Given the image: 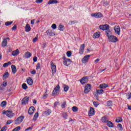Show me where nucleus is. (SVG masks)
<instances>
[{"label": "nucleus", "instance_id": "50", "mask_svg": "<svg viewBox=\"0 0 131 131\" xmlns=\"http://www.w3.org/2000/svg\"><path fill=\"white\" fill-rule=\"evenodd\" d=\"M127 98L129 100L131 98V93H128L126 95Z\"/></svg>", "mask_w": 131, "mask_h": 131}, {"label": "nucleus", "instance_id": "61", "mask_svg": "<svg viewBox=\"0 0 131 131\" xmlns=\"http://www.w3.org/2000/svg\"><path fill=\"white\" fill-rule=\"evenodd\" d=\"M31 129H32V127H29L26 128V129H25V131H28V130H31Z\"/></svg>", "mask_w": 131, "mask_h": 131}, {"label": "nucleus", "instance_id": "12", "mask_svg": "<svg viewBox=\"0 0 131 131\" xmlns=\"http://www.w3.org/2000/svg\"><path fill=\"white\" fill-rule=\"evenodd\" d=\"M88 81H89V79H88V77H85L84 78H82L80 80V82L81 84H85V83H88Z\"/></svg>", "mask_w": 131, "mask_h": 131}, {"label": "nucleus", "instance_id": "27", "mask_svg": "<svg viewBox=\"0 0 131 131\" xmlns=\"http://www.w3.org/2000/svg\"><path fill=\"white\" fill-rule=\"evenodd\" d=\"M25 58H27V59H28V58H30L31 57V53L29 52H26L25 55Z\"/></svg>", "mask_w": 131, "mask_h": 131}, {"label": "nucleus", "instance_id": "7", "mask_svg": "<svg viewBox=\"0 0 131 131\" xmlns=\"http://www.w3.org/2000/svg\"><path fill=\"white\" fill-rule=\"evenodd\" d=\"M99 28L101 30L104 31V30H108V29H110V26L108 25H101L99 26Z\"/></svg>", "mask_w": 131, "mask_h": 131}, {"label": "nucleus", "instance_id": "48", "mask_svg": "<svg viewBox=\"0 0 131 131\" xmlns=\"http://www.w3.org/2000/svg\"><path fill=\"white\" fill-rule=\"evenodd\" d=\"M48 98V94H47V92H45V94L43 95L42 98L45 100V99H47Z\"/></svg>", "mask_w": 131, "mask_h": 131}, {"label": "nucleus", "instance_id": "33", "mask_svg": "<svg viewBox=\"0 0 131 131\" xmlns=\"http://www.w3.org/2000/svg\"><path fill=\"white\" fill-rule=\"evenodd\" d=\"M103 93H104V90H103L102 89L96 90L97 95H101V94H103Z\"/></svg>", "mask_w": 131, "mask_h": 131}, {"label": "nucleus", "instance_id": "18", "mask_svg": "<svg viewBox=\"0 0 131 131\" xmlns=\"http://www.w3.org/2000/svg\"><path fill=\"white\" fill-rule=\"evenodd\" d=\"M84 44H83L81 46L79 50V54H80V55H82V54H83V52L84 51Z\"/></svg>", "mask_w": 131, "mask_h": 131}, {"label": "nucleus", "instance_id": "43", "mask_svg": "<svg viewBox=\"0 0 131 131\" xmlns=\"http://www.w3.org/2000/svg\"><path fill=\"white\" fill-rule=\"evenodd\" d=\"M118 127L119 128V130H122L123 129V128H122V125H121V124H118Z\"/></svg>", "mask_w": 131, "mask_h": 131}, {"label": "nucleus", "instance_id": "51", "mask_svg": "<svg viewBox=\"0 0 131 131\" xmlns=\"http://www.w3.org/2000/svg\"><path fill=\"white\" fill-rule=\"evenodd\" d=\"M36 69L37 70H39V69H40V63H38V64H37Z\"/></svg>", "mask_w": 131, "mask_h": 131}, {"label": "nucleus", "instance_id": "47", "mask_svg": "<svg viewBox=\"0 0 131 131\" xmlns=\"http://www.w3.org/2000/svg\"><path fill=\"white\" fill-rule=\"evenodd\" d=\"M13 23V21H7L5 23V25L6 26H9V25H11Z\"/></svg>", "mask_w": 131, "mask_h": 131}, {"label": "nucleus", "instance_id": "11", "mask_svg": "<svg viewBox=\"0 0 131 131\" xmlns=\"http://www.w3.org/2000/svg\"><path fill=\"white\" fill-rule=\"evenodd\" d=\"M71 63H72V61L70 59H67L63 61V64L65 65V66H69Z\"/></svg>", "mask_w": 131, "mask_h": 131}, {"label": "nucleus", "instance_id": "36", "mask_svg": "<svg viewBox=\"0 0 131 131\" xmlns=\"http://www.w3.org/2000/svg\"><path fill=\"white\" fill-rule=\"evenodd\" d=\"M63 89L64 92H68L69 90V86L67 85H63Z\"/></svg>", "mask_w": 131, "mask_h": 131}, {"label": "nucleus", "instance_id": "38", "mask_svg": "<svg viewBox=\"0 0 131 131\" xmlns=\"http://www.w3.org/2000/svg\"><path fill=\"white\" fill-rule=\"evenodd\" d=\"M106 105L108 106V107H110L111 106H112V101L109 100L107 101L106 102Z\"/></svg>", "mask_w": 131, "mask_h": 131}, {"label": "nucleus", "instance_id": "60", "mask_svg": "<svg viewBox=\"0 0 131 131\" xmlns=\"http://www.w3.org/2000/svg\"><path fill=\"white\" fill-rule=\"evenodd\" d=\"M99 61H100V59L97 58L95 60V64H98V63H99Z\"/></svg>", "mask_w": 131, "mask_h": 131}, {"label": "nucleus", "instance_id": "40", "mask_svg": "<svg viewBox=\"0 0 131 131\" xmlns=\"http://www.w3.org/2000/svg\"><path fill=\"white\" fill-rule=\"evenodd\" d=\"M9 74L8 72H6L3 75L4 78H8L9 77Z\"/></svg>", "mask_w": 131, "mask_h": 131}, {"label": "nucleus", "instance_id": "32", "mask_svg": "<svg viewBox=\"0 0 131 131\" xmlns=\"http://www.w3.org/2000/svg\"><path fill=\"white\" fill-rule=\"evenodd\" d=\"M101 121L102 122L107 123V122L108 121V118H107V117H103L101 118Z\"/></svg>", "mask_w": 131, "mask_h": 131}, {"label": "nucleus", "instance_id": "62", "mask_svg": "<svg viewBox=\"0 0 131 131\" xmlns=\"http://www.w3.org/2000/svg\"><path fill=\"white\" fill-rule=\"evenodd\" d=\"M33 61H34V62H37V57H34Z\"/></svg>", "mask_w": 131, "mask_h": 131}, {"label": "nucleus", "instance_id": "8", "mask_svg": "<svg viewBox=\"0 0 131 131\" xmlns=\"http://www.w3.org/2000/svg\"><path fill=\"white\" fill-rule=\"evenodd\" d=\"M51 70L52 71V74L54 75V74L57 72V67L54 62H51Z\"/></svg>", "mask_w": 131, "mask_h": 131}, {"label": "nucleus", "instance_id": "54", "mask_svg": "<svg viewBox=\"0 0 131 131\" xmlns=\"http://www.w3.org/2000/svg\"><path fill=\"white\" fill-rule=\"evenodd\" d=\"M42 2H43V0H36L35 1L36 4H41V3H42Z\"/></svg>", "mask_w": 131, "mask_h": 131}, {"label": "nucleus", "instance_id": "17", "mask_svg": "<svg viewBox=\"0 0 131 131\" xmlns=\"http://www.w3.org/2000/svg\"><path fill=\"white\" fill-rule=\"evenodd\" d=\"M19 53H20V52L19 51V49H16V50L13 51L12 52V55L14 57H17V56H18V54Z\"/></svg>", "mask_w": 131, "mask_h": 131}, {"label": "nucleus", "instance_id": "15", "mask_svg": "<svg viewBox=\"0 0 131 131\" xmlns=\"http://www.w3.org/2000/svg\"><path fill=\"white\" fill-rule=\"evenodd\" d=\"M28 101H29V98L28 97H25L22 100V104L26 105L28 103Z\"/></svg>", "mask_w": 131, "mask_h": 131}, {"label": "nucleus", "instance_id": "53", "mask_svg": "<svg viewBox=\"0 0 131 131\" xmlns=\"http://www.w3.org/2000/svg\"><path fill=\"white\" fill-rule=\"evenodd\" d=\"M38 117V113H36L34 116V119H36Z\"/></svg>", "mask_w": 131, "mask_h": 131}, {"label": "nucleus", "instance_id": "3", "mask_svg": "<svg viewBox=\"0 0 131 131\" xmlns=\"http://www.w3.org/2000/svg\"><path fill=\"white\" fill-rule=\"evenodd\" d=\"M108 39L109 41L111 42H117L118 41V38H117L116 36L114 35H111L108 37Z\"/></svg>", "mask_w": 131, "mask_h": 131}, {"label": "nucleus", "instance_id": "35", "mask_svg": "<svg viewBox=\"0 0 131 131\" xmlns=\"http://www.w3.org/2000/svg\"><path fill=\"white\" fill-rule=\"evenodd\" d=\"M1 107H6L7 106V101H3V102H1Z\"/></svg>", "mask_w": 131, "mask_h": 131}, {"label": "nucleus", "instance_id": "49", "mask_svg": "<svg viewBox=\"0 0 131 131\" xmlns=\"http://www.w3.org/2000/svg\"><path fill=\"white\" fill-rule=\"evenodd\" d=\"M51 28H52V29H57V25H56L55 24H53L51 26Z\"/></svg>", "mask_w": 131, "mask_h": 131}, {"label": "nucleus", "instance_id": "20", "mask_svg": "<svg viewBox=\"0 0 131 131\" xmlns=\"http://www.w3.org/2000/svg\"><path fill=\"white\" fill-rule=\"evenodd\" d=\"M7 45H8V41L7 40V39H4L2 41V47L5 48V47H7Z\"/></svg>", "mask_w": 131, "mask_h": 131}, {"label": "nucleus", "instance_id": "23", "mask_svg": "<svg viewBox=\"0 0 131 131\" xmlns=\"http://www.w3.org/2000/svg\"><path fill=\"white\" fill-rule=\"evenodd\" d=\"M51 113H52V111L51 110H48L47 111H45L43 112V114L46 116H49V115H50Z\"/></svg>", "mask_w": 131, "mask_h": 131}, {"label": "nucleus", "instance_id": "16", "mask_svg": "<svg viewBox=\"0 0 131 131\" xmlns=\"http://www.w3.org/2000/svg\"><path fill=\"white\" fill-rule=\"evenodd\" d=\"M94 115H95V110L94 108L91 107L89 112V116H94Z\"/></svg>", "mask_w": 131, "mask_h": 131}, {"label": "nucleus", "instance_id": "26", "mask_svg": "<svg viewBox=\"0 0 131 131\" xmlns=\"http://www.w3.org/2000/svg\"><path fill=\"white\" fill-rule=\"evenodd\" d=\"M105 33L106 34V36L107 38L112 34V32L110 31V29H108V30H105Z\"/></svg>", "mask_w": 131, "mask_h": 131}, {"label": "nucleus", "instance_id": "42", "mask_svg": "<svg viewBox=\"0 0 131 131\" xmlns=\"http://www.w3.org/2000/svg\"><path fill=\"white\" fill-rule=\"evenodd\" d=\"M13 122H14L13 120H9L8 121H7V122H6V124H7V125H9L11 124V123H13Z\"/></svg>", "mask_w": 131, "mask_h": 131}, {"label": "nucleus", "instance_id": "4", "mask_svg": "<svg viewBox=\"0 0 131 131\" xmlns=\"http://www.w3.org/2000/svg\"><path fill=\"white\" fill-rule=\"evenodd\" d=\"M90 55H86L84 56L81 60L82 63H83V64H86V63L89 62V60H90Z\"/></svg>", "mask_w": 131, "mask_h": 131}, {"label": "nucleus", "instance_id": "25", "mask_svg": "<svg viewBox=\"0 0 131 131\" xmlns=\"http://www.w3.org/2000/svg\"><path fill=\"white\" fill-rule=\"evenodd\" d=\"M106 125L108 127H114V125L113 124V123L110 121H107L106 123Z\"/></svg>", "mask_w": 131, "mask_h": 131}, {"label": "nucleus", "instance_id": "22", "mask_svg": "<svg viewBox=\"0 0 131 131\" xmlns=\"http://www.w3.org/2000/svg\"><path fill=\"white\" fill-rule=\"evenodd\" d=\"M27 83L29 84V85H32L33 84V80L31 78L29 77L27 80Z\"/></svg>", "mask_w": 131, "mask_h": 131}, {"label": "nucleus", "instance_id": "56", "mask_svg": "<svg viewBox=\"0 0 131 131\" xmlns=\"http://www.w3.org/2000/svg\"><path fill=\"white\" fill-rule=\"evenodd\" d=\"M66 107V102H63L61 105V108H64Z\"/></svg>", "mask_w": 131, "mask_h": 131}, {"label": "nucleus", "instance_id": "10", "mask_svg": "<svg viewBox=\"0 0 131 131\" xmlns=\"http://www.w3.org/2000/svg\"><path fill=\"white\" fill-rule=\"evenodd\" d=\"M115 32L117 35H120V27L119 26H116L114 28Z\"/></svg>", "mask_w": 131, "mask_h": 131}, {"label": "nucleus", "instance_id": "59", "mask_svg": "<svg viewBox=\"0 0 131 131\" xmlns=\"http://www.w3.org/2000/svg\"><path fill=\"white\" fill-rule=\"evenodd\" d=\"M6 130H7V127L6 126L2 127L1 130V131H6Z\"/></svg>", "mask_w": 131, "mask_h": 131}, {"label": "nucleus", "instance_id": "31", "mask_svg": "<svg viewBox=\"0 0 131 131\" xmlns=\"http://www.w3.org/2000/svg\"><path fill=\"white\" fill-rule=\"evenodd\" d=\"M116 122L118 123L119 122H122V117H118L116 119Z\"/></svg>", "mask_w": 131, "mask_h": 131}, {"label": "nucleus", "instance_id": "6", "mask_svg": "<svg viewBox=\"0 0 131 131\" xmlns=\"http://www.w3.org/2000/svg\"><path fill=\"white\" fill-rule=\"evenodd\" d=\"M91 90H92V85L90 84H88L84 88V94H88V93L91 92Z\"/></svg>", "mask_w": 131, "mask_h": 131}, {"label": "nucleus", "instance_id": "5", "mask_svg": "<svg viewBox=\"0 0 131 131\" xmlns=\"http://www.w3.org/2000/svg\"><path fill=\"white\" fill-rule=\"evenodd\" d=\"M23 119H24V117L23 116H21L19 117L17 119H16L14 122L15 124L19 125L21 122L23 121Z\"/></svg>", "mask_w": 131, "mask_h": 131}, {"label": "nucleus", "instance_id": "58", "mask_svg": "<svg viewBox=\"0 0 131 131\" xmlns=\"http://www.w3.org/2000/svg\"><path fill=\"white\" fill-rule=\"evenodd\" d=\"M12 30L14 31V30H17V26L14 25L12 28Z\"/></svg>", "mask_w": 131, "mask_h": 131}, {"label": "nucleus", "instance_id": "63", "mask_svg": "<svg viewBox=\"0 0 131 131\" xmlns=\"http://www.w3.org/2000/svg\"><path fill=\"white\" fill-rule=\"evenodd\" d=\"M31 74H35V73H36V71H35V70H33L31 72Z\"/></svg>", "mask_w": 131, "mask_h": 131}, {"label": "nucleus", "instance_id": "55", "mask_svg": "<svg viewBox=\"0 0 131 131\" xmlns=\"http://www.w3.org/2000/svg\"><path fill=\"white\" fill-rule=\"evenodd\" d=\"M38 39V37H35L33 39V42H36L37 41V40Z\"/></svg>", "mask_w": 131, "mask_h": 131}, {"label": "nucleus", "instance_id": "37", "mask_svg": "<svg viewBox=\"0 0 131 131\" xmlns=\"http://www.w3.org/2000/svg\"><path fill=\"white\" fill-rule=\"evenodd\" d=\"M72 110L73 112H77V111H78V108L76 106H73L72 108Z\"/></svg>", "mask_w": 131, "mask_h": 131}, {"label": "nucleus", "instance_id": "13", "mask_svg": "<svg viewBox=\"0 0 131 131\" xmlns=\"http://www.w3.org/2000/svg\"><path fill=\"white\" fill-rule=\"evenodd\" d=\"M46 33L48 35H50V36H54L55 35V32L54 30H48L47 31Z\"/></svg>", "mask_w": 131, "mask_h": 131}, {"label": "nucleus", "instance_id": "14", "mask_svg": "<svg viewBox=\"0 0 131 131\" xmlns=\"http://www.w3.org/2000/svg\"><path fill=\"white\" fill-rule=\"evenodd\" d=\"M35 110V108L33 106H31L29 108L28 111V113L29 115H32L34 113V111Z\"/></svg>", "mask_w": 131, "mask_h": 131}, {"label": "nucleus", "instance_id": "52", "mask_svg": "<svg viewBox=\"0 0 131 131\" xmlns=\"http://www.w3.org/2000/svg\"><path fill=\"white\" fill-rule=\"evenodd\" d=\"M78 21L77 20H73V21H71L70 22V24L71 25H72L73 24H75V23H77Z\"/></svg>", "mask_w": 131, "mask_h": 131}, {"label": "nucleus", "instance_id": "41", "mask_svg": "<svg viewBox=\"0 0 131 131\" xmlns=\"http://www.w3.org/2000/svg\"><path fill=\"white\" fill-rule=\"evenodd\" d=\"M68 116V115H67V113H63L62 114V117H63V118H64V119H67Z\"/></svg>", "mask_w": 131, "mask_h": 131}, {"label": "nucleus", "instance_id": "39", "mask_svg": "<svg viewBox=\"0 0 131 131\" xmlns=\"http://www.w3.org/2000/svg\"><path fill=\"white\" fill-rule=\"evenodd\" d=\"M22 88L24 90H27V89H28V87L27 86V85L26 83H24L22 84Z\"/></svg>", "mask_w": 131, "mask_h": 131}, {"label": "nucleus", "instance_id": "29", "mask_svg": "<svg viewBox=\"0 0 131 131\" xmlns=\"http://www.w3.org/2000/svg\"><path fill=\"white\" fill-rule=\"evenodd\" d=\"M100 37V32L95 33L93 35V38H99Z\"/></svg>", "mask_w": 131, "mask_h": 131}, {"label": "nucleus", "instance_id": "28", "mask_svg": "<svg viewBox=\"0 0 131 131\" xmlns=\"http://www.w3.org/2000/svg\"><path fill=\"white\" fill-rule=\"evenodd\" d=\"M108 86H109L106 83H102L99 85L100 89H106V88H108Z\"/></svg>", "mask_w": 131, "mask_h": 131}, {"label": "nucleus", "instance_id": "46", "mask_svg": "<svg viewBox=\"0 0 131 131\" xmlns=\"http://www.w3.org/2000/svg\"><path fill=\"white\" fill-rule=\"evenodd\" d=\"M99 104H100V103H99L98 102H93V105L95 107H98V106H99Z\"/></svg>", "mask_w": 131, "mask_h": 131}, {"label": "nucleus", "instance_id": "34", "mask_svg": "<svg viewBox=\"0 0 131 131\" xmlns=\"http://www.w3.org/2000/svg\"><path fill=\"white\" fill-rule=\"evenodd\" d=\"M11 64H12V62H11V61H9L7 63H5L3 64V67L4 68H6L8 67V66H10V65H11Z\"/></svg>", "mask_w": 131, "mask_h": 131}, {"label": "nucleus", "instance_id": "45", "mask_svg": "<svg viewBox=\"0 0 131 131\" xmlns=\"http://www.w3.org/2000/svg\"><path fill=\"white\" fill-rule=\"evenodd\" d=\"M1 85H3L4 88H6V86L8 85V82H7L6 81H5L3 82V84Z\"/></svg>", "mask_w": 131, "mask_h": 131}, {"label": "nucleus", "instance_id": "9", "mask_svg": "<svg viewBox=\"0 0 131 131\" xmlns=\"http://www.w3.org/2000/svg\"><path fill=\"white\" fill-rule=\"evenodd\" d=\"M91 16L94 18H102L103 17V15L100 12L92 13L91 14Z\"/></svg>", "mask_w": 131, "mask_h": 131}, {"label": "nucleus", "instance_id": "64", "mask_svg": "<svg viewBox=\"0 0 131 131\" xmlns=\"http://www.w3.org/2000/svg\"><path fill=\"white\" fill-rule=\"evenodd\" d=\"M95 98L96 99V100H99V96L97 95H95Z\"/></svg>", "mask_w": 131, "mask_h": 131}, {"label": "nucleus", "instance_id": "24", "mask_svg": "<svg viewBox=\"0 0 131 131\" xmlns=\"http://www.w3.org/2000/svg\"><path fill=\"white\" fill-rule=\"evenodd\" d=\"M54 4H58V1H57V0H50L48 2V5H53Z\"/></svg>", "mask_w": 131, "mask_h": 131}, {"label": "nucleus", "instance_id": "30", "mask_svg": "<svg viewBox=\"0 0 131 131\" xmlns=\"http://www.w3.org/2000/svg\"><path fill=\"white\" fill-rule=\"evenodd\" d=\"M58 29L60 30V31H64L65 27L62 24H59Z\"/></svg>", "mask_w": 131, "mask_h": 131}, {"label": "nucleus", "instance_id": "1", "mask_svg": "<svg viewBox=\"0 0 131 131\" xmlns=\"http://www.w3.org/2000/svg\"><path fill=\"white\" fill-rule=\"evenodd\" d=\"M3 114H5V115H6L7 117H9V118H12V117H14L15 116V114L10 111H4L3 112Z\"/></svg>", "mask_w": 131, "mask_h": 131}, {"label": "nucleus", "instance_id": "2", "mask_svg": "<svg viewBox=\"0 0 131 131\" xmlns=\"http://www.w3.org/2000/svg\"><path fill=\"white\" fill-rule=\"evenodd\" d=\"M59 93H60V85H58L54 89L52 93V95L53 96H57V95H59Z\"/></svg>", "mask_w": 131, "mask_h": 131}, {"label": "nucleus", "instance_id": "21", "mask_svg": "<svg viewBox=\"0 0 131 131\" xmlns=\"http://www.w3.org/2000/svg\"><path fill=\"white\" fill-rule=\"evenodd\" d=\"M11 69H12V73H14V74H15V73L17 72V68L15 66V65L14 64L11 65Z\"/></svg>", "mask_w": 131, "mask_h": 131}, {"label": "nucleus", "instance_id": "44", "mask_svg": "<svg viewBox=\"0 0 131 131\" xmlns=\"http://www.w3.org/2000/svg\"><path fill=\"white\" fill-rule=\"evenodd\" d=\"M72 55V52L71 51H68L67 52V57H71Z\"/></svg>", "mask_w": 131, "mask_h": 131}, {"label": "nucleus", "instance_id": "19", "mask_svg": "<svg viewBox=\"0 0 131 131\" xmlns=\"http://www.w3.org/2000/svg\"><path fill=\"white\" fill-rule=\"evenodd\" d=\"M31 31V27H30V25H29V24H27L26 25L25 31L26 32H29Z\"/></svg>", "mask_w": 131, "mask_h": 131}, {"label": "nucleus", "instance_id": "57", "mask_svg": "<svg viewBox=\"0 0 131 131\" xmlns=\"http://www.w3.org/2000/svg\"><path fill=\"white\" fill-rule=\"evenodd\" d=\"M0 91H5V87L3 85L0 86Z\"/></svg>", "mask_w": 131, "mask_h": 131}]
</instances>
